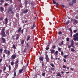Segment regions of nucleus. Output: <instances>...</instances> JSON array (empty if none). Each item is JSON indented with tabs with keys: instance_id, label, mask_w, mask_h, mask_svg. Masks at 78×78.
Segmentation results:
<instances>
[{
	"instance_id": "1",
	"label": "nucleus",
	"mask_w": 78,
	"mask_h": 78,
	"mask_svg": "<svg viewBox=\"0 0 78 78\" xmlns=\"http://www.w3.org/2000/svg\"><path fill=\"white\" fill-rule=\"evenodd\" d=\"M13 9L12 7H9L8 9V10H7V12L8 14H10V12H11V14L14 13V12L12 11Z\"/></svg>"
},
{
	"instance_id": "2",
	"label": "nucleus",
	"mask_w": 78,
	"mask_h": 78,
	"mask_svg": "<svg viewBox=\"0 0 78 78\" xmlns=\"http://www.w3.org/2000/svg\"><path fill=\"white\" fill-rule=\"evenodd\" d=\"M76 35L75 34H74L73 35L74 38H73V39L75 41L78 40V33H76Z\"/></svg>"
},
{
	"instance_id": "3",
	"label": "nucleus",
	"mask_w": 78,
	"mask_h": 78,
	"mask_svg": "<svg viewBox=\"0 0 78 78\" xmlns=\"http://www.w3.org/2000/svg\"><path fill=\"white\" fill-rule=\"evenodd\" d=\"M1 34H2V37H5V28L2 29V32H1Z\"/></svg>"
},
{
	"instance_id": "4",
	"label": "nucleus",
	"mask_w": 78,
	"mask_h": 78,
	"mask_svg": "<svg viewBox=\"0 0 78 78\" xmlns=\"http://www.w3.org/2000/svg\"><path fill=\"white\" fill-rule=\"evenodd\" d=\"M8 51L7 52V50L5 49L4 51V52L5 54H7V55L8 54H10V51L9 50H8Z\"/></svg>"
},
{
	"instance_id": "5",
	"label": "nucleus",
	"mask_w": 78,
	"mask_h": 78,
	"mask_svg": "<svg viewBox=\"0 0 78 78\" xmlns=\"http://www.w3.org/2000/svg\"><path fill=\"white\" fill-rule=\"evenodd\" d=\"M45 59L46 60L47 62H49V58H48V55L47 54H46Z\"/></svg>"
},
{
	"instance_id": "6",
	"label": "nucleus",
	"mask_w": 78,
	"mask_h": 78,
	"mask_svg": "<svg viewBox=\"0 0 78 78\" xmlns=\"http://www.w3.org/2000/svg\"><path fill=\"white\" fill-rule=\"evenodd\" d=\"M16 55L15 54H13L11 56V58L12 59H14L16 58Z\"/></svg>"
},
{
	"instance_id": "7",
	"label": "nucleus",
	"mask_w": 78,
	"mask_h": 78,
	"mask_svg": "<svg viewBox=\"0 0 78 78\" xmlns=\"http://www.w3.org/2000/svg\"><path fill=\"white\" fill-rule=\"evenodd\" d=\"M25 66H23V67H22V69H21L19 70V72L20 73H22L23 71V69H24V68H25Z\"/></svg>"
},
{
	"instance_id": "8",
	"label": "nucleus",
	"mask_w": 78,
	"mask_h": 78,
	"mask_svg": "<svg viewBox=\"0 0 78 78\" xmlns=\"http://www.w3.org/2000/svg\"><path fill=\"white\" fill-rule=\"evenodd\" d=\"M56 74L57 76H59V77H61L62 76L61 75V73H60L58 72L56 73Z\"/></svg>"
},
{
	"instance_id": "9",
	"label": "nucleus",
	"mask_w": 78,
	"mask_h": 78,
	"mask_svg": "<svg viewBox=\"0 0 78 78\" xmlns=\"http://www.w3.org/2000/svg\"><path fill=\"white\" fill-rule=\"evenodd\" d=\"M39 59L41 61H44V57H40L39 58Z\"/></svg>"
},
{
	"instance_id": "10",
	"label": "nucleus",
	"mask_w": 78,
	"mask_h": 78,
	"mask_svg": "<svg viewBox=\"0 0 78 78\" xmlns=\"http://www.w3.org/2000/svg\"><path fill=\"white\" fill-rule=\"evenodd\" d=\"M1 39L3 41L2 43H5L6 42V40L3 37H2Z\"/></svg>"
},
{
	"instance_id": "11",
	"label": "nucleus",
	"mask_w": 78,
	"mask_h": 78,
	"mask_svg": "<svg viewBox=\"0 0 78 78\" xmlns=\"http://www.w3.org/2000/svg\"><path fill=\"white\" fill-rule=\"evenodd\" d=\"M21 30H22V27H20L18 30L17 31V33H20L21 31Z\"/></svg>"
},
{
	"instance_id": "12",
	"label": "nucleus",
	"mask_w": 78,
	"mask_h": 78,
	"mask_svg": "<svg viewBox=\"0 0 78 78\" xmlns=\"http://www.w3.org/2000/svg\"><path fill=\"white\" fill-rule=\"evenodd\" d=\"M25 6L26 7V8H28V7H29V5H27V4H28V3H27V2L25 1Z\"/></svg>"
},
{
	"instance_id": "13",
	"label": "nucleus",
	"mask_w": 78,
	"mask_h": 78,
	"mask_svg": "<svg viewBox=\"0 0 78 78\" xmlns=\"http://www.w3.org/2000/svg\"><path fill=\"white\" fill-rule=\"evenodd\" d=\"M28 12V9H26V10H24L23 12V14H27Z\"/></svg>"
},
{
	"instance_id": "14",
	"label": "nucleus",
	"mask_w": 78,
	"mask_h": 78,
	"mask_svg": "<svg viewBox=\"0 0 78 78\" xmlns=\"http://www.w3.org/2000/svg\"><path fill=\"white\" fill-rule=\"evenodd\" d=\"M47 47L45 48L46 50H49V49H50V46L48 45H47Z\"/></svg>"
},
{
	"instance_id": "15",
	"label": "nucleus",
	"mask_w": 78,
	"mask_h": 78,
	"mask_svg": "<svg viewBox=\"0 0 78 78\" xmlns=\"http://www.w3.org/2000/svg\"><path fill=\"white\" fill-rule=\"evenodd\" d=\"M69 29L70 31V35H71V36L72 37V29H71V28H69Z\"/></svg>"
},
{
	"instance_id": "16",
	"label": "nucleus",
	"mask_w": 78,
	"mask_h": 78,
	"mask_svg": "<svg viewBox=\"0 0 78 78\" xmlns=\"http://www.w3.org/2000/svg\"><path fill=\"white\" fill-rule=\"evenodd\" d=\"M50 51H51V54H53V53H54L55 52V50H53V49H51Z\"/></svg>"
},
{
	"instance_id": "17",
	"label": "nucleus",
	"mask_w": 78,
	"mask_h": 78,
	"mask_svg": "<svg viewBox=\"0 0 78 78\" xmlns=\"http://www.w3.org/2000/svg\"><path fill=\"white\" fill-rule=\"evenodd\" d=\"M4 10V8L3 7H1L0 8V10L1 12L3 11Z\"/></svg>"
},
{
	"instance_id": "18",
	"label": "nucleus",
	"mask_w": 78,
	"mask_h": 78,
	"mask_svg": "<svg viewBox=\"0 0 78 78\" xmlns=\"http://www.w3.org/2000/svg\"><path fill=\"white\" fill-rule=\"evenodd\" d=\"M71 43V45H74V41H73V40H72Z\"/></svg>"
},
{
	"instance_id": "19",
	"label": "nucleus",
	"mask_w": 78,
	"mask_h": 78,
	"mask_svg": "<svg viewBox=\"0 0 78 78\" xmlns=\"http://www.w3.org/2000/svg\"><path fill=\"white\" fill-rule=\"evenodd\" d=\"M8 18H5V24L6 25L8 23Z\"/></svg>"
},
{
	"instance_id": "20",
	"label": "nucleus",
	"mask_w": 78,
	"mask_h": 78,
	"mask_svg": "<svg viewBox=\"0 0 78 78\" xmlns=\"http://www.w3.org/2000/svg\"><path fill=\"white\" fill-rule=\"evenodd\" d=\"M30 39V36L28 35V36L27 37V41H29V39Z\"/></svg>"
},
{
	"instance_id": "21",
	"label": "nucleus",
	"mask_w": 78,
	"mask_h": 78,
	"mask_svg": "<svg viewBox=\"0 0 78 78\" xmlns=\"http://www.w3.org/2000/svg\"><path fill=\"white\" fill-rule=\"evenodd\" d=\"M71 51H72V52H74V51L76 52V51H75V50L73 48L71 49Z\"/></svg>"
},
{
	"instance_id": "22",
	"label": "nucleus",
	"mask_w": 78,
	"mask_h": 78,
	"mask_svg": "<svg viewBox=\"0 0 78 78\" xmlns=\"http://www.w3.org/2000/svg\"><path fill=\"white\" fill-rule=\"evenodd\" d=\"M35 27V24H34L33 25V26L31 27V28L33 30V29H34V27Z\"/></svg>"
},
{
	"instance_id": "23",
	"label": "nucleus",
	"mask_w": 78,
	"mask_h": 78,
	"mask_svg": "<svg viewBox=\"0 0 78 78\" xmlns=\"http://www.w3.org/2000/svg\"><path fill=\"white\" fill-rule=\"evenodd\" d=\"M14 61H12L11 62V66H14Z\"/></svg>"
},
{
	"instance_id": "24",
	"label": "nucleus",
	"mask_w": 78,
	"mask_h": 78,
	"mask_svg": "<svg viewBox=\"0 0 78 78\" xmlns=\"http://www.w3.org/2000/svg\"><path fill=\"white\" fill-rule=\"evenodd\" d=\"M69 22H70V21L69 20H68V21L66 23V25H68L69 24Z\"/></svg>"
},
{
	"instance_id": "25",
	"label": "nucleus",
	"mask_w": 78,
	"mask_h": 78,
	"mask_svg": "<svg viewBox=\"0 0 78 78\" xmlns=\"http://www.w3.org/2000/svg\"><path fill=\"white\" fill-rule=\"evenodd\" d=\"M26 45L27 47H30V46L29 45V44H28V43H26Z\"/></svg>"
},
{
	"instance_id": "26",
	"label": "nucleus",
	"mask_w": 78,
	"mask_h": 78,
	"mask_svg": "<svg viewBox=\"0 0 78 78\" xmlns=\"http://www.w3.org/2000/svg\"><path fill=\"white\" fill-rule=\"evenodd\" d=\"M2 52H3V49L1 48L0 49V53H2Z\"/></svg>"
},
{
	"instance_id": "27",
	"label": "nucleus",
	"mask_w": 78,
	"mask_h": 78,
	"mask_svg": "<svg viewBox=\"0 0 78 78\" xmlns=\"http://www.w3.org/2000/svg\"><path fill=\"white\" fill-rule=\"evenodd\" d=\"M6 69V66H5L4 67L3 71H5Z\"/></svg>"
},
{
	"instance_id": "28",
	"label": "nucleus",
	"mask_w": 78,
	"mask_h": 78,
	"mask_svg": "<svg viewBox=\"0 0 78 78\" xmlns=\"http://www.w3.org/2000/svg\"><path fill=\"white\" fill-rule=\"evenodd\" d=\"M50 66H51L52 67H54V65L53 63H51L50 64Z\"/></svg>"
},
{
	"instance_id": "29",
	"label": "nucleus",
	"mask_w": 78,
	"mask_h": 78,
	"mask_svg": "<svg viewBox=\"0 0 78 78\" xmlns=\"http://www.w3.org/2000/svg\"><path fill=\"white\" fill-rule=\"evenodd\" d=\"M24 43V40H23L21 41V44H23Z\"/></svg>"
},
{
	"instance_id": "30",
	"label": "nucleus",
	"mask_w": 78,
	"mask_h": 78,
	"mask_svg": "<svg viewBox=\"0 0 78 78\" xmlns=\"http://www.w3.org/2000/svg\"><path fill=\"white\" fill-rule=\"evenodd\" d=\"M44 63L42 62V68H44Z\"/></svg>"
},
{
	"instance_id": "31",
	"label": "nucleus",
	"mask_w": 78,
	"mask_h": 78,
	"mask_svg": "<svg viewBox=\"0 0 78 78\" xmlns=\"http://www.w3.org/2000/svg\"><path fill=\"white\" fill-rule=\"evenodd\" d=\"M15 67H16V69H17L18 67V66H19L18 64H15Z\"/></svg>"
},
{
	"instance_id": "32",
	"label": "nucleus",
	"mask_w": 78,
	"mask_h": 78,
	"mask_svg": "<svg viewBox=\"0 0 78 78\" xmlns=\"http://www.w3.org/2000/svg\"><path fill=\"white\" fill-rule=\"evenodd\" d=\"M6 34H7L8 35H9V31L8 30H7V31H6Z\"/></svg>"
},
{
	"instance_id": "33",
	"label": "nucleus",
	"mask_w": 78,
	"mask_h": 78,
	"mask_svg": "<svg viewBox=\"0 0 78 78\" xmlns=\"http://www.w3.org/2000/svg\"><path fill=\"white\" fill-rule=\"evenodd\" d=\"M16 16L17 17H18L19 16V14L18 13L16 14Z\"/></svg>"
},
{
	"instance_id": "34",
	"label": "nucleus",
	"mask_w": 78,
	"mask_h": 78,
	"mask_svg": "<svg viewBox=\"0 0 78 78\" xmlns=\"http://www.w3.org/2000/svg\"><path fill=\"white\" fill-rule=\"evenodd\" d=\"M15 64H17V63H18V62H19V61L18 60L16 61L15 62Z\"/></svg>"
},
{
	"instance_id": "35",
	"label": "nucleus",
	"mask_w": 78,
	"mask_h": 78,
	"mask_svg": "<svg viewBox=\"0 0 78 78\" xmlns=\"http://www.w3.org/2000/svg\"><path fill=\"white\" fill-rule=\"evenodd\" d=\"M42 76H45V73H43L42 74Z\"/></svg>"
},
{
	"instance_id": "36",
	"label": "nucleus",
	"mask_w": 78,
	"mask_h": 78,
	"mask_svg": "<svg viewBox=\"0 0 78 78\" xmlns=\"http://www.w3.org/2000/svg\"><path fill=\"white\" fill-rule=\"evenodd\" d=\"M62 32H61V31H59V32H58V34H59V35H61L62 34Z\"/></svg>"
},
{
	"instance_id": "37",
	"label": "nucleus",
	"mask_w": 78,
	"mask_h": 78,
	"mask_svg": "<svg viewBox=\"0 0 78 78\" xmlns=\"http://www.w3.org/2000/svg\"><path fill=\"white\" fill-rule=\"evenodd\" d=\"M72 2H73V3H76V0H73Z\"/></svg>"
},
{
	"instance_id": "38",
	"label": "nucleus",
	"mask_w": 78,
	"mask_h": 78,
	"mask_svg": "<svg viewBox=\"0 0 78 78\" xmlns=\"http://www.w3.org/2000/svg\"><path fill=\"white\" fill-rule=\"evenodd\" d=\"M30 4L31 5V6H34V3H33V2H31L30 3Z\"/></svg>"
},
{
	"instance_id": "39",
	"label": "nucleus",
	"mask_w": 78,
	"mask_h": 78,
	"mask_svg": "<svg viewBox=\"0 0 78 78\" xmlns=\"http://www.w3.org/2000/svg\"><path fill=\"white\" fill-rule=\"evenodd\" d=\"M19 37H20V36H19L17 37L16 39V40H17V39H19Z\"/></svg>"
},
{
	"instance_id": "40",
	"label": "nucleus",
	"mask_w": 78,
	"mask_h": 78,
	"mask_svg": "<svg viewBox=\"0 0 78 78\" xmlns=\"http://www.w3.org/2000/svg\"><path fill=\"white\" fill-rule=\"evenodd\" d=\"M9 71H10V70H11V66L9 65Z\"/></svg>"
},
{
	"instance_id": "41",
	"label": "nucleus",
	"mask_w": 78,
	"mask_h": 78,
	"mask_svg": "<svg viewBox=\"0 0 78 78\" xmlns=\"http://www.w3.org/2000/svg\"><path fill=\"white\" fill-rule=\"evenodd\" d=\"M0 2H1V3H4L5 2V1L3 0H1L0 1Z\"/></svg>"
},
{
	"instance_id": "42",
	"label": "nucleus",
	"mask_w": 78,
	"mask_h": 78,
	"mask_svg": "<svg viewBox=\"0 0 78 78\" xmlns=\"http://www.w3.org/2000/svg\"><path fill=\"white\" fill-rule=\"evenodd\" d=\"M68 57V55H66L64 56V58H67Z\"/></svg>"
},
{
	"instance_id": "43",
	"label": "nucleus",
	"mask_w": 78,
	"mask_h": 78,
	"mask_svg": "<svg viewBox=\"0 0 78 78\" xmlns=\"http://www.w3.org/2000/svg\"><path fill=\"white\" fill-rule=\"evenodd\" d=\"M24 30V29H22V30L21 31V33L22 34H23V30Z\"/></svg>"
},
{
	"instance_id": "44",
	"label": "nucleus",
	"mask_w": 78,
	"mask_h": 78,
	"mask_svg": "<svg viewBox=\"0 0 78 78\" xmlns=\"http://www.w3.org/2000/svg\"><path fill=\"white\" fill-rule=\"evenodd\" d=\"M19 6H20V8H22V4H20L19 5Z\"/></svg>"
},
{
	"instance_id": "45",
	"label": "nucleus",
	"mask_w": 78,
	"mask_h": 78,
	"mask_svg": "<svg viewBox=\"0 0 78 78\" xmlns=\"http://www.w3.org/2000/svg\"><path fill=\"white\" fill-rule=\"evenodd\" d=\"M13 47L14 49H16V46H15V45H13Z\"/></svg>"
},
{
	"instance_id": "46",
	"label": "nucleus",
	"mask_w": 78,
	"mask_h": 78,
	"mask_svg": "<svg viewBox=\"0 0 78 78\" xmlns=\"http://www.w3.org/2000/svg\"><path fill=\"white\" fill-rule=\"evenodd\" d=\"M52 48L54 49H55V48H56V46H55V45L53 46H52Z\"/></svg>"
},
{
	"instance_id": "47",
	"label": "nucleus",
	"mask_w": 78,
	"mask_h": 78,
	"mask_svg": "<svg viewBox=\"0 0 78 78\" xmlns=\"http://www.w3.org/2000/svg\"><path fill=\"white\" fill-rule=\"evenodd\" d=\"M9 1L11 3H12V0H9Z\"/></svg>"
},
{
	"instance_id": "48",
	"label": "nucleus",
	"mask_w": 78,
	"mask_h": 78,
	"mask_svg": "<svg viewBox=\"0 0 78 78\" xmlns=\"http://www.w3.org/2000/svg\"><path fill=\"white\" fill-rule=\"evenodd\" d=\"M55 59H56L57 61H58V60H57V59H58V61H59V60H60V58H57L55 57Z\"/></svg>"
},
{
	"instance_id": "49",
	"label": "nucleus",
	"mask_w": 78,
	"mask_h": 78,
	"mask_svg": "<svg viewBox=\"0 0 78 78\" xmlns=\"http://www.w3.org/2000/svg\"><path fill=\"white\" fill-rule=\"evenodd\" d=\"M16 73L15 72L14 73V77H16Z\"/></svg>"
},
{
	"instance_id": "50",
	"label": "nucleus",
	"mask_w": 78,
	"mask_h": 78,
	"mask_svg": "<svg viewBox=\"0 0 78 78\" xmlns=\"http://www.w3.org/2000/svg\"><path fill=\"white\" fill-rule=\"evenodd\" d=\"M77 30H77V29L74 30V33H76V32Z\"/></svg>"
},
{
	"instance_id": "51",
	"label": "nucleus",
	"mask_w": 78,
	"mask_h": 78,
	"mask_svg": "<svg viewBox=\"0 0 78 78\" xmlns=\"http://www.w3.org/2000/svg\"><path fill=\"white\" fill-rule=\"evenodd\" d=\"M74 22H75V23H76V22H78V21L76 20H74Z\"/></svg>"
},
{
	"instance_id": "52",
	"label": "nucleus",
	"mask_w": 78,
	"mask_h": 78,
	"mask_svg": "<svg viewBox=\"0 0 78 78\" xmlns=\"http://www.w3.org/2000/svg\"><path fill=\"white\" fill-rule=\"evenodd\" d=\"M61 55H64V52H63L62 51L61 52Z\"/></svg>"
},
{
	"instance_id": "53",
	"label": "nucleus",
	"mask_w": 78,
	"mask_h": 78,
	"mask_svg": "<svg viewBox=\"0 0 78 78\" xmlns=\"http://www.w3.org/2000/svg\"><path fill=\"white\" fill-rule=\"evenodd\" d=\"M61 43L62 44V45H63V44H64V41H62Z\"/></svg>"
},
{
	"instance_id": "54",
	"label": "nucleus",
	"mask_w": 78,
	"mask_h": 78,
	"mask_svg": "<svg viewBox=\"0 0 78 78\" xmlns=\"http://www.w3.org/2000/svg\"><path fill=\"white\" fill-rule=\"evenodd\" d=\"M58 51H56L55 52L56 55H58Z\"/></svg>"
},
{
	"instance_id": "55",
	"label": "nucleus",
	"mask_w": 78,
	"mask_h": 78,
	"mask_svg": "<svg viewBox=\"0 0 78 78\" xmlns=\"http://www.w3.org/2000/svg\"><path fill=\"white\" fill-rule=\"evenodd\" d=\"M3 20V17H1L0 18V20Z\"/></svg>"
},
{
	"instance_id": "56",
	"label": "nucleus",
	"mask_w": 78,
	"mask_h": 78,
	"mask_svg": "<svg viewBox=\"0 0 78 78\" xmlns=\"http://www.w3.org/2000/svg\"><path fill=\"white\" fill-rule=\"evenodd\" d=\"M51 70L53 71H54V68H51Z\"/></svg>"
},
{
	"instance_id": "57",
	"label": "nucleus",
	"mask_w": 78,
	"mask_h": 78,
	"mask_svg": "<svg viewBox=\"0 0 78 78\" xmlns=\"http://www.w3.org/2000/svg\"><path fill=\"white\" fill-rule=\"evenodd\" d=\"M67 41H69V38H67L66 39Z\"/></svg>"
},
{
	"instance_id": "58",
	"label": "nucleus",
	"mask_w": 78,
	"mask_h": 78,
	"mask_svg": "<svg viewBox=\"0 0 78 78\" xmlns=\"http://www.w3.org/2000/svg\"><path fill=\"white\" fill-rule=\"evenodd\" d=\"M4 58H5V55L4 54L3 56Z\"/></svg>"
},
{
	"instance_id": "59",
	"label": "nucleus",
	"mask_w": 78,
	"mask_h": 78,
	"mask_svg": "<svg viewBox=\"0 0 78 78\" xmlns=\"http://www.w3.org/2000/svg\"><path fill=\"white\" fill-rule=\"evenodd\" d=\"M63 61H64V62H66V59H63Z\"/></svg>"
},
{
	"instance_id": "60",
	"label": "nucleus",
	"mask_w": 78,
	"mask_h": 78,
	"mask_svg": "<svg viewBox=\"0 0 78 78\" xmlns=\"http://www.w3.org/2000/svg\"><path fill=\"white\" fill-rule=\"evenodd\" d=\"M63 68H65L66 67V66H65V65H63Z\"/></svg>"
},
{
	"instance_id": "61",
	"label": "nucleus",
	"mask_w": 78,
	"mask_h": 78,
	"mask_svg": "<svg viewBox=\"0 0 78 78\" xmlns=\"http://www.w3.org/2000/svg\"><path fill=\"white\" fill-rule=\"evenodd\" d=\"M76 19H78V16H76Z\"/></svg>"
},
{
	"instance_id": "62",
	"label": "nucleus",
	"mask_w": 78,
	"mask_h": 78,
	"mask_svg": "<svg viewBox=\"0 0 78 78\" xmlns=\"http://www.w3.org/2000/svg\"><path fill=\"white\" fill-rule=\"evenodd\" d=\"M75 44L76 45H78V43H75Z\"/></svg>"
},
{
	"instance_id": "63",
	"label": "nucleus",
	"mask_w": 78,
	"mask_h": 78,
	"mask_svg": "<svg viewBox=\"0 0 78 78\" xmlns=\"http://www.w3.org/2000/svg\"><path fill=\"white\" fill-rule=\"evenodd\" d=\"M53 3L54 4H56V2L55 1H53Z\"/></svg>"
},
{
	"instance_id": "64",
	"label": "nucleus",
	"mask_w": 78,
	"mask_h": 78,
	"mask_svg": "<svg viewBox=\"0 0 78 78\" xmlns=\"http://www.w3.org/2000/svg\"><path fill=\"white\" fill-rule=\"evenodd\" d=\"M58 51L61 50V49L60 48H59L58 49Z\"/></svg>"
}]
</instances>
